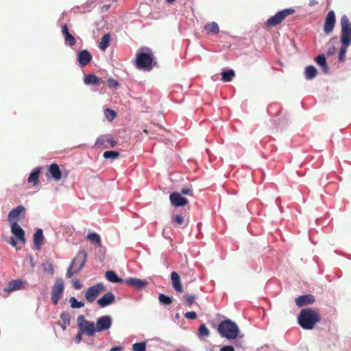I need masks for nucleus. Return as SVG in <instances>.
Returning a JSON list of instances; mask_svg holds the SVG:
<instances>
[{
	"instance_id": "f257e3e1",
	"label": "nucleus",
	"mask_w": 351,
	"mask_h": 351,
	"mask_svg": "<svg viewBox=\"0 0 351 351\" xmlns=\"http://www.w3.org/2000/svg\"><path fill=\"white\" fill-rule=\"evenodd\" d=\"M218 332L220 336L227 339L235 340L234 343L237 347H241V342L237 339L239 335V328L237 324L230 319L222 321L218 326Z\"/></svg>"
},
{
	"instance_id": "f03ea898",
	"label": "nucleus",
	"mask_w": 351,
	"mask_h": 351,
	"mask_svg": "<svg viewBox=\"0 0 351 351\" xmlns=\"http://www.w3.org/2000/svg\"><path fill=\"white\" fill-rule=\"evenodd\" d=\"M319 314L313 308H304L300 311L298 316V323L300 326L306 330L313 329L315 325L320 322Z\"/></svg>"
},
{
	"instance_id": "7ed1b4c3",
	"label": "nucleus",
	"mask_w": 351,
	"mask_h": 351,
	"mask_svg": "<svg viewBox=\"0 0 351 351\" xmlns=\"http://www.w3.org/2000/svg\"><path fill=\"white\" fill-rule=\"evenodd\" d=\"M87 259V254L84 250L79 251L75 258L73 259L70 267H69L66 276L71 278L75 274H77L84 266Z\"/></svg>"
},
{
	"instance_id": "20e7f679",
	"label": "nucleus",
	"mask_w": 351,
	"mask_h": 351,
	"mask_svg": "<svg viewBox=\"0 0 351 351\" xmlns=\"http://www.w3.org/2000/svg\"><path fill=\"white\" fill-rule=\"evenodd\" d=\"M341 27V43L342 45H350L351 44V23L346 15H343L340 19Z\"/></svg>"
},
{
	"instance_id": "39448f33",
	"label": "nucleus",
	"mask_w": 351,
	"mask_h": 351,
	"mask_svg": "<svg viewBox=\"0 0 351 351\" xmlns=\"http://www.w3.org/2000/svg\"><path fill=\"white\" fill-rule=\"evenodd\" d=\"M77 323L81 332L89 337H93L96 333L95 324L93 322L86 320L83 315L77 317Z\"/></svg>"
},
{
	"instance_id": "423d86ee",
	"label": "nucleus",
	"mask_w": 351,
	"mask_h": 351,
	"mask_svg": "<svg viewBox=\"0 0 351 351\" xmlns=\"http://www.w3.org/2000/svg\"><path fill=\"white\" fill-rule=\"evenodd\" d=\"M295 10L293 8H287L282 10L274 16H271L268 19L265 23V25L267 27H275L282 23V21L288 16L294 14Z\"/></svg>"
},
{
	"instance_id": "0eeeda50",
	"label": "nucleus",
	"mask_w": 351,
	"mask_h": 351,
	"mask_svg": "<svg viewBox=\"0 0 351 351\" xmlns=\"http://www.w3.org/2000/svg\"><path fill=\"white\" fill-rule=\"evenodd\" d=\"M64 290V281L60 278L56 279L54 285L51 287V300L54 305L58 304L59 300L62 297L63 292Z\"/></svg>"
},
{
	"instance_id": "6e6552de",
	"label": "nucleus",
	"mask_w": 351,
	"mask_h": 351,
	"mask_svg": "<svg viewBox=\"0 0 351 351\" xmlns=\"http://www.w3.org/2000/svg\"><path fill=\"white\" fill-rule=\"evenodd\" d=\"M153 57L151 54L140 52L136 56V66L140 69H148L152 67Z\"/></svg>"
},
{
	"instance_id": "1a4fd4ad",
	"label": "nucleus",
	"mask_w": 351,
	"mask_h": 351,
	"mask_svg": "<svg viewBox=\"0 0 351 351\" xmlns=\"http://www.w3.org/2000/svg\"><path fill=\"white\" fill-rule=\"evenodd\" d=\"M117 145V142L114 140L111 134H104L97 138L95 147L97 149H108Z\"/></svg>"
},
{
	"instance_id": "9d476101",
	"label": "nucleus",
	"mask_w": 351,
	"mask_h": 351,
	"mask_svg": "<svg viewBox=\"0 0 351 351\" xmlns=\"http://www.w3.org/2000/svg\"><path fill=\"white\" fill-rule=\"evenodd\" d=\"M105 289L106 287L102 283H97L91 286L87 289L85 293V298L88 302L92 303L97 298L99 293Z\"/></svg>"
},
{
	"instance_id": "9b49d317",
	"label": "nucleus",
	"mask_w": 351,
	"mask_h": 351,
	"mask_svg": "<svg viewBox=\"0 0 351 351\" xmlns=\"http://www.w3.org/2000/svg\"><path fill=\"white\" fill-rule=\"evenodd\" d=\"M335 23V13L333 10H330L327 14L324 24V32L326 34L329 35L333 32Z\"/></svg>"
},
{
	"instance_id": "f8f14e48",
	"label": "nucleus",
	"mask_w": 351,
	"mask_h": 351,
	"mask_svg": "<svg viewBox=\"0 0 351 351\" xmlns=\"http://www.w3.org/2000/svg\"><path fill=\"white\" fill-rule=\"evenodd\" d=\"M112 326V319L109 315L99 317L95 324L96 332H100L109 329Z\"/></svg>"
},
{
	"instance_id": "ddd939ff",
	"label": "nucleus",
	"mask_w": 351,
	"mask_h": 351,
	"mask_svg": "<svg viewBox=\"0 0 351 351\" xmlns=\"http://www.w3.org/2000/svg\"><path fill=\"white\" fill-rule=\"evenodd\" d=\"M169 199L171 204L176 207L184 206L189 203L186 198L176 192H173L170 195Z\"/></svg>"
},
{
	"instance_id": "4468645a",
	"label": "nucleus",
	"mask_w": 351,
	"mask_h": 351,
	"mask_svg": "<svg viewBox=\"0 0 351 351\" xmlns=\"http://www.w3.org/2000/svg\"><path fill=\"white\" fill-rule=\"evenodd\" d=\"M25 210V208L23 206L19 205L16 206L15 208L10 210L8 215V220L12 223L13 222H16L19 219V216L21 213H23Z\"/></svg>"
},
{
	"instance_id": "2eb2a0df",
	"label": "nucleus",
	"mask_w": 351,
	"mask_h": 351,
	"mask_svg": "<svg viewBox=\"0 0 351 351\" xmlns=\"http://www.w3.org/2000/svg\"><path fill=\"white\" fill-rule=\"evenodd\" d=\"M24 288V282L21 280H13L8 283L7 286L3 289V291L10 293L14 291L23 289Z\"/></svg>"
},
{
	"instance_id": "dca6fc26",
	"label": "nucleus",
	"mask_w": 351,
	"mask_h": 351,
	"mask_svg": "<svg viewBox=\"0 0 351 351\" xmlns=\"http://www.w3.org/2000/svg\"><path fill=\"white\" fill-rule=\"evenodd\" d=\"M77 60L82 67L86 66L92 60V55L86 50H82L78 53Z\"/></svg>"
},
{
	"instance_id": "f3484780",
	"label": "nucleus",
	"mask_w": 351,
	"mask_h": 351,
	"mask_svg": "<svg viewBox=\"0 0 351 351\" xmlns=\"http://www.w3.org/2000/svg\"><path fill=\"white\" fill-rule=\"evenodd\" d=\"M315 301V297L311 294L301 295L295 299V303L298 307L311 304Z\"/></svg>"
},
{
	"instance_id": "a211bd4d",
	"label": "nucleus",
	"mask_w": 351,
	"mask_h": 351,
	"mask_svg": "<svg viewBox=\"0 0 351 351\" xmlns=\"http://www.w3.org/2000/svg\"><path fill=\"white\" fill-rule=\"evenodd\" d=\"M125 282L134 288H136L138 290H140L143 289V287H146L147 285V282L146 280H143L139 278H130L125 280Z\"/></svg>"
},
{
	"instance_id": "6ab92c4d",
	"label": "nucleus",
	"mask_w": 351,
	"mask_h": 351,
	"mask_svg": "<svg viewBox=\"0 0 351 351\" xmlns=\"http://www.w3.org/2000/svg\"><path fill=\"white\" fill-rule=\"evenodd\" d=\"M62 34L64 37L66 45H68L70 47H73L75 45L76 40L74 36L70 34L68 26L66 24L62 25Z\"/></svg>"
},
{
	"instance_id": "aec40b11",
	"label": "nucleus",
	"mask_w": 351,
	"mask_h": 351,
	"mask_svg": "<svg viewBox=\"0 0 351 351\" xmlns=\"http://www.w3.org/2000/svg\"><path fill=\"white\" fill-rule=\"evenodd\" d=\"M11 232L18 239L23 242L25 241V232L16 222L11 223Z\"/></svg>"
},
{
	"instance_id": "412c9836",
	"label": "nucleus",
	"mask_w": 351,
	"mask_h": 351,
	"mask_svg": "<svg viewBox=\"0 0 351 351\" xmlns=\"http://www.w3.org/2000/svg\"><path fill=\"white\" fill-rule=\"evenodd\" d=\"M115 298L114 294L111 292H108L97 300V303L101 307H105L112 304Z\"/></svg>"
},
{
	"instance_id": "4be33fe9",
	"label": "nucleus",
	"mask_w": 351,
	"mask_h": 351,
	"mask_svg": "<svg viewBox=\"0 0 351 351\" xmlns=\"http://www.w3.org/2000/svg\"><path fill=\"white\" fill-rule=\"evenodd\" d=\"M171 280L172 282V286L175 291L178 293H182L183 288L180 282V277L176 271H173L171 274Z\"/></svg>"
},
{
	"instance_id": "5701e85b",
	"label": "nucleus",
	"mask_w": 351,
	"mask_h": 351,
	"mask_svg": "<svg viewBox=\"0 0 351 351\" xmlns=\"http://www.w3.org/2000/svg\"><path fill=\"white\" fill-rule=\"evenodd\" d=\"M45 237L43 236L42 229H37L36 232L34 234V244L35 249L39 250L41 245L44 243Z\"/></svg>"
},
{
	"instance_id": "b1692460",
	"label": "nucleus",
	"mask_w": 351,
	"mask_h": 351,
	"mask_svg": "<svg viewBox=\"0 0 351 351\" xmlns=\"http://www.w3.org/2000/svg\"><path fill=\"white\" fill-rule=\"evenodd\" d=\"M48 172L55 181H58L61 179L62 173L60 170L59 166L56 163H53L49 165Z\"/></svg>"
},
{
	"instance_id": "393cba45",
	"label": "nucleus",
	"mask_w": 351,
	"mask_h": 351,
	"mask_svg": "<svg viewBox=\"0 0 351 351\" xmlns=\"http://www.w3.org/2000/svg\"><path fill=\"white\" fill-rule=\"evenodd\" d=\"M84 82L86 84H92V85H99L101 84V79L97 77L94 74H88L85 75L84 77Z\"/></svg>"
},
{
	"instance_id": "a878e982",
	"label": "nucleus",
	"mask_w": 351,
	"mask_h": 351,
	"mask_svg": "<svg viewBox=\"0 0 351 351\" xmlns=\"http://www.w3.org/2000/svg\"><path fill=\"white\" fill-rule=\"evenodd\" d=\"M41 171V167H36L35 168L32 172L30 173L27 178V181L29 183H33L34 185H36L39 182L38 177L39 174Z\"/></svg>"
},
{
	"instance_id": "bb28decb",
	"label": "nucleus",
	"mask_w": 351,
	"mask_h": 351,
	"mask_svg": "<svg viewBox=\"0 0 351 351\" xmlns=\"http://www.w3.org/2000/svg\"><path fill=\"white\" fill-rule=\"evenodd\" d=\"M204 29L208 34L217 35L219 32V27L215 22L207 23L204 27Z\"/></svg>"
},
{
	"instance_id": "cd10ccee",
	"label": "nucleus",
	"mask_w": 351,
	"mask_h": 351,
	"mask_svg": "<svg viewBox=\"0 0 351 351\" xmlns=\"http://www.w3.org/2000/svg\"><path fill=\"white\" fill-rule=\"evenodd\" d=\"M105 277L108 281L111 282L121 283L123 282V280L118 277L114 271H107L106 272Z\"/></svg>"
},
{
	"instance_id": "c85d7f7f",
	"label": "nucleus",
	"mask_w": 351,
	"mask_h": 351,
	"mask_svg": "<svg viewBox=\"0 0 351 351\" xmlns=\"http://www.w3.org/2000/svg\"><path fill=\"white\" fill-rule=\"evenodd\" d=\"M86 239L91 243L96 244L98 247H101V238L98 234L95 232L89 233L86 235Z\"/></svg>"
},
{
	"instance_id": "c756f323",
	"label": "nucleus",
	"mask_w": 351,
	"mask_h": 351,
	"mask_svg": "<svg viewBox=\"0 0 351 351\" xmlns=\"http://www.w3.org/2000/svg\"><path fill=\"white\" fill-rule=\"evenodd\" d=\"M315 62L322 67L324 73L328 71V66L326 61V57L324 54H319L315 58Z\"/></svg>"
},
{
	"instance_id": "7c9ffc66",
	"label": "nucleus",
	"mask_w": 351,
	"mask_h": 351,
	"mask_svg": "<svg viewBox=\"0 0 351 351\" xmlns=\"http://www.w3.org/2000/svg\"><path fill=\"white\" fill-rule=\"evenodd\" d=\"M305 77L307 80H312L315 78L317 74V70L313 66H308L305 69Z\"/></svg>"
},
{
	"instance_id": "2f4dec72",
	"label": "nucleus",
	"mask_w": 351,
	"mask_h": 351,
	"mask_svg": "<svg viewBox=\"0 0 351 351\" xmlns=\"http://www.w3.org/2000/svg\"><path fill=\"white\" fill-rule=\"evenodd\" d=\"M235 73L232 69L223 71L221 73V80L225 82L232 81V78L234 77Z\"/></svg>"
},
{
	"instance_id": "473e14b6",
	"label": "nucleus",
	"mask_w": 351,
	"mask_h": 351,
	"mask_svg": "<svg viewBox=\"0 0 351 351\" xmlns=\"http://www.w3.org/2000/svg\"><path fill=\"white\" fill-rule=\"evenodd\" d=\"M110 37L109 34H104L99 43V47L100 49L105 50L109 45Z\"/></svg>"
},
{
	"instance_id": "72a5a7b5",
	"label": "nucleus",
	"mask_w": 351,
	"mask_h": 351,
	"mask_svg": "<svg viewBox=\"0 0 351 351\" xmlns=\"http://www.w3.org/2000/svg\"><path fill=\"white\" fill-rule=\"evenodd\" d=\"M119 156V152L117 151H106L103 154V157L106 159L110 158L112 160H115L117 159Z\"/></svg>"
},
{
	"instance_id": "f704fd0d",
	"label": "nucleus",
	"mask_w": 351,
	"mask_h": 351,
	"mask_svg": "<svg viewBox=\"0 0 351 351\" xmlns=\"http://www.w3.org/2000/svg\"><path fill=\"white\" fill-rule=\"evenodd\" d=\"M158 300L165 305H169L173 302V298L171 297L167 296L163 293L159 294Z\"/></svg>"
},
{
	"instance_id": "c9c22d12",
	"label": "nucleus",
	"mask_w": 351,
	"mask_h": 351,
	"mask_svg": "<svg viewBox=\"0 0 351 351\" xmlns=\"http://www.w3.org/2000/svg\"><path fill=\"white\" fill-rule=\"evenodd\" d=\"M210 332L209 330L207 328L205 324H202L200 325L199 330H198V335L200 337H206L209 335Z\"/></svg>"
},
{
	"instance_id": "e433bc0d",
	"label": "nucleus",
	"mask_w": 351,
	"mask_h": 351,
	"mask_svg": "<svg viewBox=\"0 0 351 351\" xmlns=\"http://www.w3.org/2000/svg\"><path fill=\"white\" fill-rule=\"evenodd\" d=\"M71 307L72 308H80L84 306V303L82 302H78L75 298L71 297L69 299Z\"/></svg>"
},
{
	"instance_id": "4c0bfd02",
	"label": "nucleus",
	"mask_w": 351,
	"mask_h": 351,
	"mask_svg": "<svg viewBox=\"0 0 351 351\" xmlns=\"http://www.w3.org/2000/svg\"><path fill=\"white\" fill-rule=\"evenodd\" d=\"M105 116L109 121H112L116 117V112L114 110L106 108L104 111Z\"/></svg>"
},
{
	"instance_id": "58836bf2",
	"label": "nucleus",
	"mask_w": 351,
	"mask_h": 351,
	"mask_svg": "<svg viewBox=\"0 0 351 351\" xmlns=\"http://www.w3.org/2000/svg\"><path fill=\"white\" fill-rule=\"evenodd\" d=\"M132 350L134 351H146L145 342H139L133 344Z\"/></svg>"
},
{
	"instance_id": "ea45409f",
	"label": "nucleus",
	"mask_w": 351,
	"mask_h": 351,
	"mask_svg": "<svg viewBox=\"0 0 351 351\" xmlns=\"http://www.w3.org/2000/svg\"><path fill=\"white\" fill-rule=\"evenodd\" d=\"M60 319L65 325L70 324L71 316L69 312L64 311L60 315Z\"/></svg>"
},
{
	"instance_id": "a19ab883",
	"label": "nucleus",
	"mask_w": 351,
	"mask_h": 351,
	"mask_svg": "<svg viewBox=\"0 0 351 351\" xmlns=\"http://www.w3.org/2000/svg\"><path fill=\"white\" fill-rule=\"evenodd\" d=\"M172 221L176 223L178 226H184V219L182 216L176 215L172 217Z\"/></svg>"
},
{
	"instance_id": "79ce46f5",
	"label": "nucleus",
	"mask_w": 351,
	"mask_h": 351,
	"mask_svg": "<svg viewBox=\"0 0 351 351\" xmlns=\"http://www.w3.org/2000/svg\"><path fill=\"white\" fill-rule=\"evenodd\" d=\"M349 45H342L339 53V60L341 62H343L345 60V55L347 51V48Z\"/></svg>"
},
{
	"instance_id": "37998d69",
	"label": "nucleus",
	"mask_w": 351,
	"mask_h": 351,
	"mask_svg": "<svg viewBox=\"0 0 351 351\" xmlns=\"http://www.w3.org/2000/svg\"><path fill=\"white\" fill-rule=\"evenodd\" d=\"M186 300V305L191 306L195 300V296L193 295H186L184 296Z\"/></svg>"
},
{
	"instance_id": "c03bdc74",
	"label": "nucleus",
	"mask_w": 351,
	"mask_h": 351,
	"mask_svg": "<svg viewBox=\"0 0 351 351\" xmlns=\"http://www.w3.org/2000/svg\"><path fill=\"white\" fill-rule=\"evenodd\" d=\"M107 84L109 87L117 88L119 86V82L112 77L108 79Z\"/></svg>"
},
{
	"instance_id": "a18cd8bd",
	"label": "nucleus",
	"mask_w": 351,
	"mask_h": 351,
	"mask_svg": "<svg viewBox=\"0 0 351 351\" xmlns=\"http://www.w3.org/2000/svg\"><path fill=\"white\" fill-rule=\"evenodd\" d=\"M184 317L187 319H195L197 318V313L195 311L187 312L184 314Z\"/></svg>"
},
{
	"instance_id": "49530a36",
	"label": "nucleus",
	"mask_w": 351,
	"mask_h": 351,
	"mask_svg": "<svg viewBox=\"0 0 351 351\" xmlns=\"http://www.w3.org/2000/svg\"><path fill=\"white\" fill-rule=\"evenodd\" d=\"M73 287L75 289H80L82 288V284L79 280L75 279L72 281Z\"/></svg>"
},
{
	"instance_id": "de8ad7c7",
	"label": "nucleus",
	"mask_w": 351,
	"mask_h": 351,
	"mask_svg": "<svg viewBox=\"0 0 351 351\" xmlns=\"http://www.w3.org/2000/svg\"><path fill=\"white\" fill-rule=\"evenodd\" d=\"M181 193L182 195H191L192 193H193V191L191 189H189V188H184V189H182V191H181Z\"/></svg>"
},
{
	"instance_id": "09e8293b",
	"label": "nucleus",
	"mask_w": 351,
	"mask_h": 351,
	"mask_svg": "<svg viewBox=\"0 0 351 351\" xmlns=\"http://www.w3.org/2000/svg\"><path fill=\"white\" fill-rule=\"evenodd\" d=\"M219 351H234V348L232 346H224Z\"/></svg>"
},
{
	"instance_id": "8fccbe9b",
	"label": "nucleus",
	"mask_w": 351,
	"mask_h": 351,
	"mask_svg": "<svg viewBox=\"0 0 351 351\" xmlns=\"http://www.w3.org/2000/svg\"><path fill=\"white\" fill-rule=\"evenodd\" d=\"M83 334V332H81V331L80 330L79 332L77 334V335L75 336V342L79 343L82 341V335Z\"/></svg>"
},
{
	"instance_id": "3c124183",
	"label": "nucleus",
	"mask_w": 351,
	"mask_h": 351,
	"mask_svg": "<svg viewBox=\"0 0 351 351\" xmlns=\"http://www.w3.org/2000/svg\"><path fill=\"white\" fill-rule=\"evenodd\" d=\"M335 47L331 46L328 48V49L327 51V54L330 56L335 53Z\"/></svg>"
},
{
	"instance_id": "603ef678",
	"label": "nucleus",
	"mask_w": 351,
	"mask_h": 351,
	"mask_svg": "<svg viewBox=\"0 0 351 351\" xmlns=\"http://www.w3.org/2000/svg\"><path fill=\"white\" fill-rule=\"evenodd\" d=\"M110 8V5H104L101 8V10L102 12H107Z\"/></svg>"
},
{
	"instance_id": "864d4df0",
	"label": "nucleus",
	"mask_w": 351,
	"mask_h": 351,
	"mask_svg": "<svg viewBox=\"0 0 351 351\" xmlns=\"http://www.w3.org/2000/svg\"><path fill=\"white\" fill-rule=\"evenodd\" d=\"M121 350V347H113L111 349H110L108 351H118V350Z\"/></svg>"
},
{
	"instance_id": "5fc2aeb1",
	"label": "nucleus",
	"mask_w": 351,
	"mask_h": 351,
	"mask_svg": "<svg viewBox=\"0 0 351 351\" xmlns=\"http://www.w3.org/2000/svg\"><path fill=\"white\" fill-rule=\"evenodd\" d=\"M12 246H16V242L13 239H11V241L10 243Z\"/></svg>"
},
{
	"instance_id": "6e6d98bb",
	"label": "nucleus",
	"mask_w": 351,
	"mask_h": 351,
	"mask_svg": "<svg viewBox=\"0 0 351 351\" xmlns=\"http://www.w3.org/2000/svg\"><path fill=\"white\" fill-rule=\"evenodd\" d=\"M315 3H317V2H316L315 0H312V1H310L309 5H310L311 6H313V5H314Z\"/></svg>"
},
{
	"instance_id": "4d7b16f0",
	"label": "nucleus",
	"mask_w": 351,
	"mask_h": 351,
	"mask_svg": "<svg viewBox=\"0 0 351 351\" xmlns=\"http://www.w3.org/2000/svg\"><path fill=\"white\" fill-rule=\"evenodd\" d=\"M68 326V325H65L64 324H62L61 325V327H62V330H66V326Z\"/></svg>"
},
{
	"instance_id": "13d9d810",
	"label": "nucleus",
	"mask_w": 351,
	"mask_h": 351,
	"mask_svg": "<svg viewBox=\"0 0 351 351\" xmlns=\"http://www.w3.org/2000/svg\"><path fill=\"white\" fill-rule=\"evenodd\" d=\"M176 0H166V2L169 4H171L173 2H174Z\"/></svg>"
},
{
	"instance_id": "bf43d9fd",
	"label": "nucleus",
	"mask_w": 351,
	"mask_h": 351,
	"mask_svg": "<svg viewBox=\"0 0 351 351\" xmlns=\"http://www.w3.org/2000/svg\"><path fill=\"white\" fill-rule=\"evenodd\" d=\"M80 264V261H77V267L75 268H77Z\"/></svg>"
},
{
	"instance_id": "052dcab7",
	"label": "nucleus",
	"mask_w": 351,
	"mask_h": 351,
	"mask_svg": "<svg viewBox=\"0 0 351 351\" xmlns=\"http://www.w3.org/2000/svg\"><path fill=\"white\" fill-rule=\"evenodd\" d=\"M50 267H51V270L53 271V267H52L51 265H50Z\"/></svg>"
}]
</instances>
